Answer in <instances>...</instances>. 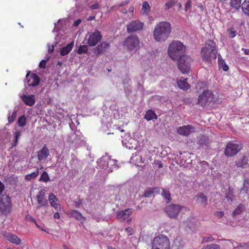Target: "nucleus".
<instances>
[{
	"instance_id": "obj_33",
	"label": "nucleus",
	"mask_w": 249,
	"mask_h": 249,
	"mask_svg": "<svg viewBox=\"0 0 249 249\" xmlns=\"http://www.w3.org/2000/svg\"><path fill=\"white\" fill-rule=\"evenodd\" d=\"M244 14L249 17V0H245L241 5Z\"/></svg>"
},
{
	"instance_id": "obj_46",
	"label": "nucleus",
	"mask_w": 249,
	"mask_h": 249,
	"mask_svg": "<svg viewBox=\"0 0 249 249\" xmlns=\"http://www.w3.org/2000/svg\"><path fill=\"white\" fill-rule=\"evenodd\" d=\"M175 4V0H171L168 2L165 3V6L167 7V9H170L172 6Z\"/></svg>"
},
{
	"instance_id": "obj_47",
	"label": "nucleus",
	"mask_w": 249,
	"mask_h": 249,
	"mask_svg": "<svg viewBox=\"0 0 249 249\" xmlns=\"http://www.w3.org/2000/svg\"><path fill=\"white\" fill-rule=\"evenodd\" d=\"M20 136V133L18 131H16L15 133V142H14V146L17 145V144L18 143V138Z\"/></svg>"
},
{
	"instance_id": "obj_19",
	"label": "nucleus",
	"mask_w": 249,
	"mask_h": 249,
	"mask_svg": "<svg viewBox=\"0 0 249 249\" xmlns=\"http://www.w3.org/2000/svg\"><path fill=\"white\" fill-rule=\"evenodd\" d=\"M50 156V151L46 145L37 152V157L40 162L45 161Z\"/></svg>"
},
{
	"instance_id": "obj_41",
	"label": "nucleus",
	"mask_w": 249,
	"mask_h": 249,
	"mask_svg": "<svg viewBox=\"0 0 249 249\" xmlns=\"http://www.w3.org/2000/svg\"><path fill=\"white\" fill-rule=\"evenodd\" d=\"M227 32L228 34L229 37L230 38H232L235 36L236 35V30L234 28L231 27L227 30Z\"/></svg>"
},
{
	"instance_id": "obj_21",
	"label": "nucleus",
	"mask_w": 249,
	"mask_h": 249,
	"mask_svg": "<svg viewBox=\"0 0 249 249\" xmlns=\"http://www.w3.org/2000/svg\"><path fill=\"white\" fill-rule=\"evenodd\" d=\"M194 198L197 203L204 207H206L208 204L207 197L203 193H198Z\"/></svg>"
},
{
	"instance_id": "obj_29",
	"label": "nucleus",
	"mask_w": 249,
	"mask_h": 249,
	"mask_svg": "<svg viewBox=\"0 0 249 249\" xmlns=\"http://www.w3.org/2000/svg\"><path fill=\"white\" fill-rule=\"evenodd\" d=\"M159 189L157 187L153 188H148L144 191L143 193V196L147 197H151L155 192L159 193Z\"/></svg>"
},
{
	"instance_id": "obj_13",
	"label": "nucleus",
	"mask_w": 249,
	"mask_h": 249,
	"mask_svg": "<svg viewBox=\"0 0 249 249\" xmlns=\"http://www.w3.org/2000/svg\"><path fill=\"white\" fill-rule=\"evenodd\" d=\"M144 24L139 20H132L127 25V32L128 33L136 32L141 31Z\"/></svg>"
},
{
	"instance_id": "obj_59",
	"label": "nucleus",
	"mask_w": 249,
	"mask_h": 249,
	"mask_svg": "<svg viewBox=\"0 0 249 249\" xmlns=\"http://www.w3.org/2000/svg\"><path fill=\"white\" fill-rule=\"evenodd\" d=\"M232 244V246L234 248H239V245H238V243L236 242H231Z\"/></svg>"
},
{
	"instance_id": "obj_12",
	"label": "nucleus",
	"mask_w": 249,
	"mask_h": 249,
	"mask_svg": "<svg viewBox=\"0 0 249 249\" xmlns=\"http://www.w3.org/2000/svg\"><path fill=\"white\" fill-rule=\"evenodd\" d=\"M211 142L209 137L206 135H200L196 138V144L199 149H209Z\"/></svg>"
},
{
	"instance_id": "obj_64",
	"label": "nucleus",
	"mask_w": 249,
	"mask_h": 249,
	"mask_svg": "<svg viewBox=\"0 0 249 249\" xmlns=\"http://www.w3.org/2000/svg\"><path fill=\"white\" fill-rule=\"evenodd\" d=\"M179 8H181V5L180 3H179Z\"/></svg>"
},
{
	"instance_id": "obj_17",
	"label": "nucleus",
	"mask_w": 249,
	"mask_h": 249,
	"mask_svg": "<svg viewBox=\"0 0 249 249\" xmlns=\"http://www.w3.org/2000/svg\"><path fill=\"white\" fill-rule=\"evenodd\" d=\"M201 54L203 61L208 64L211 63V58H213L212 52H211L209 48L204 47L201 49Z\"/></svg>"
},
{
	"instance_id": "obj_36",
	"label": "nucleus",
	"mask_w": 249,
	"mask_h": 249,
	"mask_svg": "<svg viewBox=\"0 0 249 249\" xmlns=\"http://www.w3.org/2000/svg\"><path fill=\"white\" fill-rule=\"evenodd\" d=\"M38 174H39V170L38 169H37L36 170V171H35L31 174L26 175L25 176V178L27 180H30L32 179H35L37 177V176L38 175Z\"/></svg>"
},
{
	"instance_id": "obj_34",
	"label": "nucleus",
	"mask_w": 249,
	"mask_h": 249,
	"mask_svg": "<svg viewBox=\"0 0 249 249\" xmlns=\"http://www.w3.org/2000/svg\"><path fill=\"white\" fill-rule=\"evenodd\" d=\"M161 196L165 198L167 202L169 203L171 201V194L168 190L162 189Z\"/></svg>"
},
{
	"instance_id": "obj_8",
	"label": "nucleus",
	"mask_w": 249,
	"mask_h": 249,
	"mask_svg": "<svg viewBox=\"0 0 249 249\" xmlns=\"http://www.w3.org/2000/svg\"><path fill=\"white\" fill-rule=\"evenodd\" d=\"M12 207L10 197L2 195L0 198V213L7 215L12 211Z\"/></svg>"
},
{
	"instance_id": "obj_61",
	"label": "nucleus",
	"mask_w": 249,
	"mask_h": 249,
	"mask_svg": "<svg viewBox=\"0 0 249 249\" xmlns=\"http://www.w3.org/2000/svg\"><path fill=\"white\" fill-rule=\"evenodd\" d=\"M54 51V46H52L51 48H50L48 50V52L50 53H52Z\"/></svg>"
},
{
	"instance_id": "obj_49",
	"label": "nucleus",
	"mask_w": 249,
	"mask_h": 249,
	"mask_svg": "<svg viewBox=\"0 0 249 249\" xmlns=\"http://www.w3.org/2000/svg\"><path fill=\"white\" fill-rule=\"evenodd\" d=\"M47 61L45 60H42L39 64V67L40 68L44 69L46 68Z\"/></svg>"
},
{
	"instance_id": "obj_35",
	"label": "nucleus",
	"mask_w": 249,
	"mask_h": 249,
	"mask_svg": "<svg viewBox=\"0 0 249 249\" xmlns=\"http://www.w3.org/2000/svg\"><path fill=\"white\" fill-rule=\"evenodd\" d=\"M220 56H218V66L220 68H222V69L225 71H227L229 70L228 66L226 64L225 61L220 58Z\"/></svg>"
},
{
	"instance_id": "obj_30",
	"label": "nucleus",
	"mask_w": 249,
	"mask_h": 249,
	"mask_svg": "<svg viewBox=\"0 0 249 249\" xmlns=\"http://www.w3.org/2000/svg\"><path fill=\"white\" fill-rule=\"evenodd\" d=\"M144 118L147 121H149L153 119H157L158 117L154 111L149 109L146 111Z\"/></svg>"
},
{
	"instance_id": "obj_40",
	"label": "nucleus",
	"mask_w": 249,
	"mask_h": 249,
	"mask_svg": "<svg viewBox=\"0 0 249 249\" xmlns=\"http://www.w3.org/2000/svg\"><path fill=\"white\" fill-rule=\"evenodd\" d=\"M241 0H231V4L232 7L238 9L241 6Z\"/></svg>"
},
{
	"instance_id": "obj_10",
	"label": "nucleus",
	"mask_w": 249,
	"mask_h": 249,
	"mask_svg": "<svg viewBox=\"0 0 249 249\" xmlns=\"http://www.w3.org/2000/svg\"><path fill=\"white\" fill-rule=\"evenodd\" d=\"M102 38V35L101 32L96 30L89 35L87 40V44L89 47L95 46Z\"/></svg>"
},
{
	"instance_id": "obj_26",
	"label": "nucleus",
	"mask_w": 249,
	"mask_h": 249,
	"mask_svg": "<svg viewBox=\"0 0 249 249\" xmlns=\"http://www.w3.org/2000/svg\"><path fill=\"white\" fill-rule=\"evenodd\" d=\"M5 237L8 241L13 243L17 245H19L20 244V239L15 234L8 233L6 235Z\"/></svg>"
},
{
	"instance_id": "obj_31",
	"label": "nucleus",
	"mask_w": 249,
	"mask_h": 249,
	"mask_svg": "<svg viewBox=\"0 0 249 249\" xmlns=\"http://www.w3.org/2000/svg\"><path fill=\"white\" fill-rule=\"evenodd\" d=\"M249 191V178H246L244 179L243 185L241 188L240 193L242 194H248Z\"/></svg>"
},
{
	"instance_id": "obj_6",
	"label": "nucleus",
	"mask_w": 249,
	"mask_h": 249,
	"mask_svg": "<svg viewBox=\"0 0 249 249\" xmlns=\"http://www.w3.org/2000/svg\"><path fill=\"white\" fill-rule=\"evenodd\" d=\"M177 60L180 71L183 73H188L191 68L192 58L188 55H184Z\"/></svg>"
},
{
	"instance_id": "obj_52",
	"label": "nucleus",
	"mask_w": 249,
	"mask_h": 249,
	"mask_svg": "<svg viewBox=\"0 0 249 249\" xmlns=\"http://www.w3.org/2000/svg\"><path fill=\"white\" fill-rule=\"evenodd\" d=\"M214 239L211 236L205 237L203 238V241L205 242H213Z\"/></svg>"
},
{
	"instance_id": "obj_15",
	"label": "nucleus",
	"mask_w": 249,
	"mask_h": 249,
	"mask_svg": "<svg viewBox=\"0 0 249 249\" xmlns=\"http://www.w3.org/2000/svg\"><path fill=\"white\" fill-rule=\"evenodd\" d=\"M37 202L38 204L36 207V209H39L41 207H43L47 208L48 207V200L45 197V193L42 190H40L36 196Z\"/></svg>"
},
{
	"instance_id": "obj_57",
	"label": "nucleus",
	"mask_w": 249,
	"mask_h": 249,
	"mask_svg": "<svg viewBox=\"0 0 249 249\" xmlns=\"http://www.w3.org/2000/svg\"><path fill=\"white\" fill-rule=\"evenodd\" d=\"M98 7L99 5L98 4H94L90 6L91 9L92 10L97 9L98 8Z\"/></svg>"
},
{
	"instance_id": "obj_54",
	"label": "nucleus",
	"mask_w": 249,
	"mask_h": 249,
	"mask_svg": "<svg viewBox=\"0 0 249 249\" xmlns=\"http://www.w3.org/2000/svg\"><path fill=\"white\" fill-rule=\"evenodd\" d=\"M215 215L219 218H221L224 215V213H223V212H221V211L217 212L215 213Z\"/></svg>"
},
{
	"instance_id": "obj_11",
	"label": "nucleus",
	"mask_w": 249,
	"mask_h": 249,
	"mask_svg": "<svg viewBox=\"0 0 249 249\" xmlns=\"http://www.w3.org/2000/svg\"><path fill=\"white\" fill-rule=\"evenodd\" d=\"M235 166L240 170L249 168V156L244 154L234 161Z\"/></svg>"
},
{
	"instance_id": "obj_62",
	"label": "nucleus",
	"mask_w": 249,
	"mask_h": 249,
	"mask_svg": "<svg viewBox=\"0 0 249 249\" xmlns=\"http://www.w3.org/2000/svg\"><path fill=\"white\" fill-rule=\"evenodd\" d=\"M95 18V16H90L88 18V20H92L94 19Z\"/></svg>"
},
{
	"instance_id": "obj_50",
	"label": "nucleus",
	"mask_w": 249,
	"mask_h": 249,
	"mask_svg": "<svg viewBox=\"0 0 249 249\" xmlns=\"http://www.w3.org/2000/svg\"><path fill=\"white\" fill-rule=\"evenodd\" d=\"M191 7V2L190 0H189L185 4V10L187 11L188 9Z\"/></svg>"
},
{
	"instance_id": "obj_20",
	"label": "nucleus",
	"mask_w": 249,
	"mask_h": 249,
	"mask_svg": "<svg viewBox=\"0 0 249 249\" xmlns=\"http://www.w3.org/2000/svg\"><path fill=\"white\" fill-rule=\"evenodd\" d=\"M133 212V209L130 208L126 209L124 210L117 211L116 216L118 219L120 221H123L126 219Z\"/></svg>"
},
{
	"instance_id": "obj_37",
	"label": "nucleus",
	"mask_w": 249,
	"mask_h": 249,
	"mask_svg": "<svg viewBox=\"0 0 249 249\" xmlns=\"http://www.w3.org/2000/svg\"><path fill=\"white\" fill-rule=\"evenodd\" d=\"M225 197L228 201H232L234 198L233 191L230 187L228 188L226 193Z\"/></svg>"
},
{
	"instance_id": "obj_7",
	"label": "nucleus",
	"mask_w": 249,
	"mask_h": 249,
	"mask_svg": "<svg viewBox=\"0 0 249 249\" xmlns=\"http://www.w3.org/2000/svg\"><path fill=\"white\" fill-rule=\"evenodd\" d=\"M214 99L213 92L210 90H205L199 95L197 99V104L202 107H205L210 104Z\"/></svg>"
},
{
	"instance_id": "obj_2",
	"label": "nucleus",
	"mask_w": 249,
	"mask_h": 249,
	"mask_svg": "<svg viewBox=\"0 0 249 249\" xmlns=\"http://www.w3.org/2000/svg\"><path fill=\"white\" fill-rule=\"evenodd\" d=\"M186 47L179 41H173L169 45L168 53L173 60H176L184 55Z\"/></svg>"
},
{
	"instance_id": "obj_32",
	"label": "nucleus",
	"mask_w": 249,
	"mask_h": 249,
	"mask_svg": "<svg viewBox=\"0 0 249 249\" xmlns=\"http://www.w3.org/2000/svg\"><path fill=\"white\" fill-rule=\"evenodd\" d=\"M245 209V205L239 204L232 213L233 216H235L241 214Z\"/></svg>"
},
{
	"instance_id": "obj_22",
	"label": "nucleus",
	"mask_w": 249,
	"mask_h": 249,
	"mask_svg": "<svg viewBox=\"0 0 249 249\" xmlns=\"http://www.w3.org/2000/svg\"><path fill=\"white\" fill-rule=\"evenodd\" d=\"M205 47L209 48L211 52H212L213 59H215L217 53L216 43L213 40L209 39L207 41Z\"/></svg>"
},
{
	"instance_id": "obj_23",
	"label": "nucleus",
	"mask_w": 249,
	"mask_h": 249,
	"mask_svg": "<svg viewBox=\"0 0 249 249\" xmlns=\"http://www.w3.org/2000/svg\"><path fill=\"white\" fill-rule=\"evenodd\" d=\"M22 100L26 105L30 107H32L35 104V99L33 95H23L22 97Z\"/></svg>"
},
{
	"instance_id": "obj_3",
	"label": "nucleus",
	"mask_w": 249,
	"mask_h": 249,
	"mask_svg": "<svg viewBox=\"0 0 249 249\" xmlns=\"http://www.w3.org/2000/svg\"><path fill=\"white\" fill-rule=\"evenodd\" d=\"M140 40L136 35H131L124 40L123 46L130 53H135L140 48Z\"/></svg>"
},
{
	"instance_id": "obj_60",
	"label": "nucleus",
	"mask_w": 249,
	"mask_h": 249,
	"mask_svg": "<svg viewBox=\"0 0 249 249\" xmlns=\"http://www.w3.org/2000/svg\"><path fill=\"white\" fill-rule=\"evenodd\" d=\"M53 217L54 218L59 219L60 217L59 213L58 212L54 213Z\"/></svg>"
},
{
	"instance_id": "obj_1",
	"label": "nucleus",
	"mask_w": 249,
	"mask_h": 249,
	"mask_svg": "<svg viewBox=\"0 0 249 249\" xmlns=\"http://www.w3.org/2000/svg\"><path fill=\"white\" fill-rule=\"evenodd\" d=\"M171 32V25L167 21H160L157 24L153 31V36L157 42H163L169 37Z\"/></svg>"
},
{
	"instance_id": "obj_53",
	"label": "nucleus",
	"mask_w": 249,
	"mask_h": 249,
	"mask_svg": "<svg viewBox=\"0 0 249 249\" xmlns=\"http://www.w3.org/2000/svg\"><path fill=\"white\" fill-rule=\"evenodd\" d=\"M5 189V186L3 183L0 180V195L2 194L4 190Z\"/></svg>"
},
{
	"instance_id": "obj_16",
	"label": "nucleus",
	"mask_w": 249,
	"mask_h": 249,
	"mask_svg": "<svg viewBox=\"0 0 249 249\" xmlns=\"http://www.w3.org/2000/svg\"><path fill=\"white\" fill-rule=\"evenodd\" d=\"M110 47L109 43L107 41H102L96 46L93 50V54L96 56H99L104 51L108 49Z\"/></svg>"
},
{
	"instance_id": "obj_39",
	"label": "nucleus",
	"mask_w": 249,
	"mask_h": 249,
	"mask_svg": "<svg viewBox=\"0 0 249 249\" xmlns=\"http://www.w3.org/2000/svg\"><path fill=\"white\" fill-rule=\"evenodd\" d=\"M50 180V178L48 173L46 171H43L42 173L39 180L43 181L45 182H47Z\"/></svg>"
},
{
	"instance_id": "obj_45",
	"label": "nucleus",
	"mask_w": 249,
	"mask_h": 249,
	"mask_svg": "<svg viewBox=\"0 0 249 249\" xmlns=\"http://www.w3.org/2000/svg\"><path fill=\"white\" fill-rule=\"evenodd\" d=\"M201 249H220V247L219 245L216 244H211L203 247Z\"/></svg>"
},
{
	"instance_id": "obj_25",
	"label": "nucleus",
	"mask_w": 249,
	"mask_h": 249,
	"mask_svg": "<svg viewBox=\"0 0 249 249\" xmlns=\"http://www.w3.org/2000/svg\"><path fill=\"white\" fill-rule=\"evenodd\" d=\"M177 84L179 88L184 90L188 89L190 87V85L187 82V78H182L177 82Z\"/></svg>"
},
{
	"instance_id": "obj_9",
	"label": "nucleus",
	"mask_w": 249,
	"mask_h": 249,
	"mask_svg": "<svg viewBox=\"0 0 249 249\" xmlns=\"http://www.w3.org/2000/svg\"><path fill=\"white\" fill-rule=\"evenodd\" d=\"M184 207L182 206L177 204H171L165 207L164 212L171 218H177L180 211Z\"/></svg>"
},
{
	"instance_id": "obj_4",
	"label": "nucleus",
	"mask_w": 249,
	"mask_h": 249,
	"mask_svg": "<svg viewBox=\"0 0 249 249\" xmlns=\"http://www.w3.org/2000/svg\"><path fill=\"white\" fill-rule=\"evenodd\" d=\"M152 249H170L169 238L165 235L159 234L154 238Z\"/></svg>"
},
{
	"instance_id": "obj_18",
	"label": "nucleus",
	"mask_w": 249,
	"mask_h": 249,
	"mask_svg": "<svg viewBox=\"0 0 249 249\" xmlns=\"http://www.w3.org/2000/svg\"><path fill=\"white\" fill-rule=\"evenodd\" d=\"M194 127L191 125H186L179 126L177 129V133L183 136H188L194 131Z\"/></svg>"
},
{
	"instance_id": "obj_24",
	"label": "nucleus",
	"mask_w": 249,
	"mask_h": 249,
	"mask_svg": "<svg viewBox=\"0 0 249 249\" xmlns=\"http://www.w3.org/2000/svg\"><path fill=\"white\" fill-rule=\"evenodd\" d=\"M49 201L52 207H53L56 210L60 209V205L57 203V199L55 195L53 193L50 194L49 196Z\"/></svg>"
},
{
	"instance_id": "obj_38",
	"label": "nucleus",
	"mask_w": 249,
	"mask_h": 249,
	"mask_svg": "<svg viewBox=\"0 0 249 249\" xmlns=\"http://www.w3.org/2000/svg\"><path fill=\"white\" fill-rule=\"evenodd\" d=\"M150 9V6L148 2L147 1L143 2L142 3V13L147 15Z\"/></svg>"
},
{
	"instance_id": "obj_55",
	"label": "nucleus",
	"mask_w": 249,
	"mask_h": 249,
	"mask_svg": "<svg viewBox=\"0 0 249 249\" xmlns=\"http://www.w3.org/2000/svg\"><path fill=\"white\" fill-rule=\"evenodd\" d=\"M81 21H81V19H77L74 22V24H73L74 26H75V27H77L80 24V23L81 22Z\"/></svg>"
},
{
	"instance_id": "obj_43",
	"label": "nucleus",
	"mask_w": 249,
	"mask_h": 249,
	"mask_svg": "<svg viewBox=\"0 0 249 249\" xmlns=\"http://www.w3.org/2000/svg\"><path fill=\"white\" fill-rule=\"evenodd\" d=\"M18 123V125L20 127H23L26 125V118L24 115H22L19 118Z\"/></svg>"
},
{
	"instance_id": "obj_42",
	"label": "nucleus",
	"mask_w": 249,
	"mask_h": 249,
	"mask_svg": "<svg viewBox=\"0 0 249 249\" xmlns=\"http://www.w3.org/2000/svg\"><path fill=\"white\" fill-rule=\"evenodd\" d=\"M88 51V47L87 45H81L78 49L77 53L79 54L82 53H86Z\"/></svg>"
},
{
	"instance_id": "obj_48",
	"label": "nucleus",
	"mask_w": 249,
	"mask_h": 249,
	"mask_svg": "<svg viewBox=\"0 0 249 249\" xmlns=\"http://www.w3.org/2000/svg\"><path fill=\"white\" fill-rule=\"evenodd\" d=\"M125 231L128 236H130L134 233V230L131 227H128L126 228Z\"/></svg>"
},
{
	"instance_id": "obj_27",
	"label": "nucleus",
	"mask_w": 249,
	"mask_h": 249,
	"mask_svg": "<svg viewBox=\"0 0 249 249\" xmlns=\"http://www.w3.org/2000/svg\"><path fill=\"white\" fill-rule=\"evenodd\" d=\"M73 42H71L70 43L67 45L66 46L63 47L61 49L60 54L61 56H64L68 54L72 50L73 47Z\"/></svg>"
},
{
	"instance_id": "obj_51",
	"label": "nucleus",
	"mask_w": 249,
	"mask_h": 249,
	"mask_svg": "<svg viewBox=\"0 0 249 249\" xmlns=\"http://www.w3.org/2000/svg\"><path fill=\"white\" fill-rule=\"evenodd\" d=\"M249 247V243H242L239 245V248H245L248 249Z\"/></svg>"
},
{
	"instance_id": "obj_63",
	"label": "nucleus",
	"mask_w": 249,
	"mask_h": 249,
	"mask_svg": "<svg viewBox=\"0 0 249 249\" xmlns=\"http://www.w3.org/2000/svg\"><path fill=\"white\" fill-rule=\"evenodd\" d=\"M57 64L61 65V62H59Z\"/></svg>"
},
{
	"instance_id": "obj_56",
	"label": "nucleus",
	"mask_w": 249,
	"mask_h": 249,
	"mask_svg": "<svg viewBox=\"0 0 249 249\" xmlns=\"http://www.w3.org/2000/svg\"><path fill=\"white\" fill-rule=\"evenodd\" d=\"M117 161L116 160H109V161L108 162L107 164L108 165L109 163H113V166H115L116 167L117 166Z\"/></svg>"
},
{
	"instance_id": "obj_14",
	"label": "nucleus",
	"mask_w": 249,
	"mask_h": 249,
	"mask_svg": "<svg viewBox=\"0 0 249 249\" xmlns=\"http://www.w3.org/2000/svg\"><path fill=\"white\" fill-rule=\"evenodd\" d=\"M40 80V78L36 74L33 73L30 74V71L26 74L25 79L28 86L32 87H35L38 85Z\"/></svg>"
},
{
	"instance_id": "obj_58",
	"label": "nucleus",
	"mask_w": 249,
	"mask_h": 249,
	"mask_svg": "<svg viewBox=\"0 0 249 249\" xmlns=\"http://www.w3.org/2000/svg\"><path fill=\"white\" fill-rule=\"evenodd\" d=\"M156 165H157V166L159 168H161L163 167L162 163L160 161H158L156 163Z\"/></svg>"
},
{
	"instance_id": "obj_5",
	"label": "nucleus",
	"mask_w": 249,
	"mask_h": 249,
	"mask_svg": "<svg viewBox=\"0 0 249 249\" xmlns=\"http://www.w3.org/2000/svg\"><path fill=\"white\" fill-rule=\"evenodd\" d=\"M242 147V145L241 143L229 142L225 147L224 154L227 157H232L237 155Z\"/></svg>"
},
{
	"instance_id": "obj_28",
	"label": "nucleus",
	"mask_w": 249,
	"mask_h": 249,
	"mask_svg": "<svg viewBox=\"0 0 249 249\" xmlns=\"http://www.w3.org/2000/svg\"><path fill=\"white\" fill-rule=\"evenodd\" d=\"M68 214L70 215V217H74L79 221L85 220V218L82 215V214L76 210L71 211Z\"/></svg>"
},
{
	"instance_id": "obj_44",
	"label": "nucleus",
	"mask_w": 249,
	"mask_h": 249,
	"mask_svg": "<svg viewBox=\"0 0 249 249\" xmlns=\"http://www.w3.org/2000/svg\"><path fill=\"white\" fill-rule=\"evenodd\" d=\"M17 110L15 109L12 113V114L8 117V121L10 123H13L15 121L17 116Z\"/></svg>"
}]
</instances>
